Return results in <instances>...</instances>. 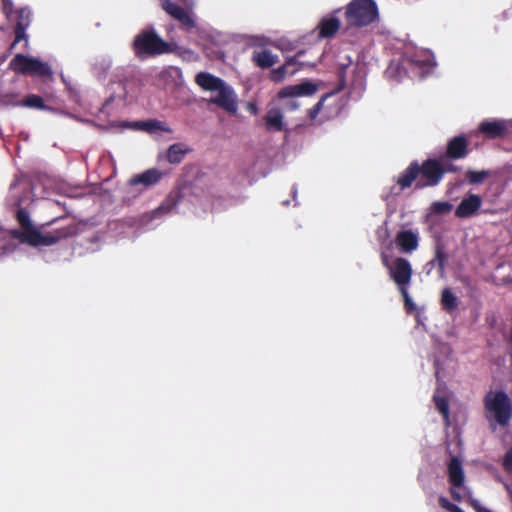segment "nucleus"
<instances>
[{
	"instance_id": "nucleus-1",
	"label": "nucleus",
	"mask_w": 512,
	"mask_h": 512,
	"mask_svg": "<svg viewBox=\"0 0 512 512\" xmlns=\"http://www.w3.org/2000/svg\"><path fill=\"white\" fill-rule=\"evenodd\" d=\"M444 177L443 165L437 159H427L420 165L412 161L409 166L399 174L396 182L400 190L410 188L415 183V189L437 186Z\"/></svg>"
},
{
	"instance_id": "nucleus-2",
	"label": "nucleus",
	"mask_w": 512,
	"mask_h": 512,
	"mask_svg": "<svg viewBox=\"0 0 512 512\" xmlns=\"http://www.w3.org/2000/svg\"><path fill=\"white\" fill-rule=\"evenodd\" d=\"M485 418L494 431L496 426L506 427L512 419V403L506 392L489 391L483 399Z\"/></svg>"
},
{
	"instance_id": "nucleus-3",
	"label": "nucleus",
	"mask_w": 512,
	"mask_h": 512,
	"mask_svg": "<svg viewBox=\"0 0 512 512\" xmlns=\"http://www.w3.org/2000/svg\"><path fill=\"white\" fill-rule=\"evenodd\" d=\"M131 48L135 57L140 60L172 51L170 44L162 39L153 27L140 30L134 37Z\"/></svg>"
},
{
	"instance_id": "nucleus-4",
	"label": "nucleus",
	"mask_w": 512,
	"mask_h": 512,
	"mask_svg": "<svg viewBox=\"0 0 512 512\" xmlns=\"http://www.w3.org/2000/svg\"><path fill=\"white\" fill-rule=\"evenodd\" d=\"M378 16V9L373 0H352L345 10L348 28L364 27L373 23Z\"/></svg>"
},
{
	"instance_id": "nucleus-5",
	"label": "nucleus",
	"mask_w": 512,
	"mask_h": 512,
	"mask_svg": "<svg viewBox=\"0 0 512 512\" xmlns=\"http://www.w3.org/2000/svg\"><path fill=\"white\" fill-rule=\"evenodd\" d=\"M9 67L14 72L23 75H38L41 77L52 75L51 68L48 64L35 58H29L21 53L15 55L9 63Z\"/></svg>"
},
{
	"instance_id": "nucleus-6",
	"label": "nucleus",
	"mask_w": 512,
	"mask_h": 512,
	"mask_svg": "<svg viewBox=\"0 0 512 512\" xmlns=\"http://www.w3.org/2000/svg\"><path fill=\"white\" fill-rule=\"evenodd\" d=\"M383 265L388 269L389 276L397 285L398 290L409 288L411 283L413 269L411 263L403 257H397L392 263H388L386 257L383 258Z\"/></svg>"
},
{
	"instance_id": "nucleus-7",
	"label": "nucleus",
	"mask_w": 512,
	"mask_h": 512,
	"mask_svg": "<svg viewBox=\"0 0 512 512\" xmlns=\"http://www.w3.org/2000/svg\"><path fill=\"white\" fill-rule=\"evenodd\" d=\"M160 2L161 8L187 30H192L196 27V22L192 15L177 3L171 0H160Z\"/></svg>"
},
{
	"instance_id": "nucleus-8",
	"label": "nucleus",
	"mask_w": 512,
	"mask_h": 512,
	"mask_svg": "<svg viewBox=\"0 0 512 512\" xmlns=\"http://www.w3.org/2000/svg\"><path fill=\"white\" fill-rule=\"evenodd\" d=\"M215 91L217 94L211 97L210 102L216 104L218 107L224 109L228 113H236L237 99L233 89L224 83L222 84L221 88H218Z\"/></svg>"
},
{
	"instance_id": "nucleus-9",
	"label": "nucleus",
	"mask_w": 512,
	"mask_h": 512,
	"mask_svg": "<svg viewBox=\"0 0 512 512\" xmlns=\"http://www.w3.org/2000/svg\"><path fill=\"white\" fill-rule=\"evenodd\" d=\"M31 23V13L30 10L26 8H21L17 12V21L14 28L15 39L10 46V50H12L20 41H24V48L28 47V36L26 34V29L29 27Z\"/></svg>"
},
{
	"instance_id": "nucleus-10",
	"label": "nucleus",
	"mask_w": 512,
	"mask_h": 512,
	"mask_svg": "<svg viewBox=\"0 0 512 512\" xmlns=\"http://www.w3.org/2000/svg\"><path fill=\"white\" fill-rule=\"evenodd\" d=\"M481 205L482 198L479 195L469 194L457 206L455 216L458 218H469L480 209Z\"/></svg>"
},
{
	"instance_id": "nucleus-11",
	"label": "nucleus",
	"mask_w": 512,
	"mask_h": 512,
	"mask_svg": "<svg viewBox=\"0 0 512 512\" xmlns=\"http://www.w3.org/2000/svg\"><path fill=\"white\" fill-rule=\"evenodd\" d=\"M304 53V51H298L293 57H290L286 60V62L279 66L278 68H275L271 70L270 72V80L279 83L282 82L287 75H293L297 72L296 66L298 64V58Z\"/></svg>"
},
{
	"instance_id": "nucleus-12",
	"label": "nucleus",
	"mask_w": 512,
	"mask_h": 512,
	"mask_svg": "<svg viewBox=\"0 0 512 512\" xmlns=\"http://www.w3.org/2000/svg\"><path fill=\"white\" fill-rule=\"evenodd\" d=\"M340 10H335L333 14L323 17L317 25L318 37L321 39H328L336 35L340 29V20L336 13Z\"/></svg>"
},
{
	"instance_id": "nucleus-13",
	"label": "nucleus",
	"mask_w": 512,
	"mask_h": 512,
	"mask_svg": "<svg viewBox=\"0 0 512 512\" xmlns=\"http://www.w3.org/2000/svg\"><path fill=\"white\" fill-rule=\"evenodd\" d=\"M478 130L489 139L504 137L508 132V126L504 120L483 121Z\"/></svg>"
},
{
	"instance_id": "nucleus-14",
	"label": "nucleus",
	"mask_w": 512,
	"mask_h": 512,
	"mask_svg": "<svg viewBox=\"0 0 512 512\" xmlns=\"http://www.w3.org/2000/svg\"><path fill=\"white\" fill-rule=\"evenodd\" d=\"M448 254L442 242H437L434 248V257L426 263L427 273L429 274L434 267H437L440 278L445 276V267L448 262Z\"/></svg>"
},
{
	"instance_id": "nucleus-15",
	"label": "nucleus",
	"mask_w": 512,
	"mask_h": 512,
	"mask_svg": "<svg viewBox=\"0 0 512 512\" xmlns=\"http://www.w3.org/2000/svg\"><path fill=\"white\" fill-rule=\"evenodd\" d=\"M468 152L467 138L464 135H458L448 142L446 157L453 160L463 159L467 156Z\"/></svg>"
},
{
	"instance_id": "nucleus-16",
	"label": "nucleus",
	"mask_w": 512,
	"mask_h": 512,
	"mask_svg": "<svg viewBox=\"0 0 512 512\" xmlns=\"http://www.w3.org/2000/svg\"><path fill=\"white\" fill-rule=\"evenodd\" d=\"M317 91V86L311 82H303L297 85L287 86L282 88L279 93V98H293L297 96H310Z\"/></svg>"
},
{
	"instance_id": "nucleus-17",
	"label": "nucleus",
	"mask_w": 512,
	"mask_h": 512,
	"mask_svg": "<svg viewBox=\"0 0 512 512\" xmlns=\"http://www.w3.org/2000/svg\"><path fill=\"white\" fill-rule=\"evenodd\" d=\"M396 245L406 253L415 251L419 246V237L412 230H401L395 237Z\"/></svg>"
},
{
	"instance_id": "nucleus-18",
	"label": "nucleus",
	"mask_w": 512,
	"mask_h": 512,
	"mask_svg": "<svg viewBox=\"0 0 512 512\" xmlns=\"http://www.w3.org/2000/svg\"><path fill=\"white\" fill-rule=\"evenodd\" d=\"M448 479L453 487H461L464 484L465 476L461 460L457 456H451L447 468Z\"/></svg>"
},
{
	"instance_id": "nucleus-19",
	"label": "nucleus",
	"mask_w": 512,
	"mask_h": 512,
	"mask_svg": "<svg viewBox=\"0 0 512 512\" xmlns=\"http://www.w3.org/2000/svg\"><path fill=\"white\" fill-rule=\"evenodd\" d=\"M162 178V173L156 169V168H152V169H148L146 171H144L143 173L141 174H137L135 176H133L130 180H129V184L131 186H136V185H143V186H146V187H149V186H152V185H155L156 183H158Z\"/></svg>"
},
{
	"instance_id": "nucleus-20",
	"label": "nucleus",
	"mask_w": 512,
	"mask_h": 512,
	"mask_svg": "<svg viewBox=\"0 0 512 512\" xmlns=\"http://www.w3.org/2000/svg\"><path fill=\"white\" fill-rule=\"evenodd\" d=\"M251 60L257 67L268 69L278 61V56L268 49H256L252 53Z\"/></svg>"
},
{
	"instance_id": "nucleus-21",
	"label": "nucleus",
	"mask_w": 512,
	"mask_h": 512,
	"mask_svg": "<svg viewBox=\"0 0 512 512\" xmlns=\"http://www.w3.org/2000/svg\"><path fill=\"white\" fill-rule=\"evenodd\" d=\"M195 82L198 86L206 91H215L218 88H221L222 84L225 83L221 78L216 77L208 72L198 73L195 77Z\"/></svg>"
},
{
	"instance_id": "nucleus-22",
	"label": "nucleus",
	"mask_w": 512,
	"mask_h": 512,
	"mask_svg": "<svg viewBox=\"0 0 512 512\" xmlns=\"http://www.w3.org/2000/svg\"><path fill=\"white\" fill-rule=\"evenodd\" d=\"M264 121L268 131L280 132L284 128L283 114L278 108L269 109L264 116Z\"/></svg>"
},
{
	"instance_id": "nucleus-23",
	"label": "nucleus",
	"mask_w": 512,
	"mask_h": 512,
	"mask_svg": "<svg viewBox=\"0 0 512 512\" xmlns=\"http://www.w3.org/2000/svg\"><path fill=\"white\" fill-rule=\"evenodd\" d=\"M41 235L34 226L14 233V236L22 243H28L34 247L40 246Z\"/></svg>"
},
{
	"instance_id": "nucleus-24",
	"label": "nucleus",
	"mask_w": 512,
	"mask_h": 512,
	"mask_svg": "<svg viewBox=\"0 0 512 512\" xmlns=\"http://www.w3.org/2000/svg\"><path fill=\"white\" fill-rule=\"evenodd\" d=\"M181 199H182L181 191L180 190H172L168 194L164 203L153 212L154 217H156L158 214L169 213L173 208H175L177 206V204L181 201Z\"/></svg>"
},
{
	"instance_id": "nucleus-25",
	"label": "nucleus",
	"mask_w": 512,
	"mask_h": 512,
	"mask_svg": "<svg viewBox=\"0 0 512 512\" xmlns=\"http://www.w3.org/2000/svg\"><path fill=\"white\" fill-rule=\"evenodd\" d=\"M190 151L182 143H175L169 146L166 152V159L171 164H179L185 155Z\"/></svg>"
},
{
	"instance_id": "nucleus-26",
	"label": "nucleus",
	"mask_w": 512,
	"mask_h": 512,
	"mask_svg": "<svg viewBox=\"0 0 512 512\" xmlns=\"http://www.w3.org/2000/svg\"><path fill=\"white\" fill-rule=\"evenodd\" d=\"M13 105L25 106L40 110H52L51 107L45 105L43 98L36 94H29L23 100L13 103Z\"/></svg>"
},
{
	"instance_id": "nucleus-27",
	"label": "nucleus",
	"mask_w": 512,
	"mask_h": 512,
	"mask_svg": "<svg viewBox=\"0 0 512 512\" xmlns=\"http://www.w3.org/2000/svg\"><path fill=\"white\" fill-rule=\"evenodd\" d=\"M442 309L448 313L453 312L458 307V298L450 288H444L441 293Z\"/></svg>"
},
{
	"instance_id": "nucleus-28",
	"label": "nucleus",
	"mask_w": 512,
	"mask_h": 512,
	"mask_svg": "<svg viewBox=\"0 0 512 512\" xmlns=\"http://www.w3.org/2000/svg\"><path fill=\"white\" fill-rule=\"evenodd\" d=\"M491 175V172L488 170L476 171L468 169L465 173V180L470 185H479L491 177Z\"/></svg>"
},
{
	"instance_id": "nucleus-29",
	"label": "nucleus",
	"mask_w": 512,
	"mask_h": 512,
	"mask_svg": "<svg viewBox=\"0 0 512 512\" xmlns=\"http://www.w3.org/2000/svg\"><path fill=\"white\" fill-rule=\"evenodd\" d=\"M78 230V224L71 220L68 224L56 228L53 232L57 237H59V241H61L76 236L78 234Z\"/></svg>"
},
{
	"instance_id": "nucleus-30",
	"label": "nucleus",
	"mask_w": 512,
	"mask_h": 512,
	"mask_svg": "<svg viewBox=\"0 0 512 512\" xmlns=\"http://www.w3.org/2000/svg\"><path fill=\"white\" fill-rule=\"evenodd\" d=\"M433 401L436 409L442 415L446 426L450 425V414H449V400L446 396L434 395Z\"/></svg>"
},
{
	"instance_id": "nucleus-31",
	"label": "nucleus",
	"mask_w": 512,
	"mask_h": 512,
	"mask_svg": "<svg viewBox=\"0 0 512 512\" xmlns=\"http://www.w3.org/2000/svg\"><path fill=\"white\" fill-rule=\"evenodd\" d=\"M328 96H329L328 94L322 96L321 99L312 108H310L308 110V113H307L308 117L313 123L321 124L323 122V121H316V118L319 115L320 111L322 110L323 103Z\"/></svg>"
},
{
	"instance_id": "nucleus-32",
	"label": "nucleus",
	"mask_w": 512,
	"mask_h": 512,
	"mask_svg": "<svg viewBox=\"0 0 512 512\" xmlns=\"http://www.w3.org/2000/svg\"><path fill=\"white\" fill-rule=\"evenodd\" d=\"M16 219L23 230L33 226L28 211L23 208L17 210Z\"/></svg>"
},
{
	"instance_id": "nucleus-33",
	"label": "nucleus",
	"mask_w": 512,
	"mask_h": 512,
	"mask_svg": "<svg viewBox=\"0 0 512 512\" xmlns=\"http://www.w3.org/2000/svg\"><path fill=\"white\" fill-rule=\"evenodd\" d=\"M142 127L148 132H154L157 130L169 132L170 129L163 126V123L158 120H148L141 123Z\"/></svg>"
},
{
	"instance_id": "nucleus-34",
	"label": "nucleus",
	"mask_w": 512,
	"mask_h": 512,
	"mask_svg": "<svg viewBox=\"0 0 512 512\" xmlns=\"http://www.w3.org/2000/svg\"><path fill=\"white\" fill-rule=\"evenodd\" d=\"M399 292L403 297L404 307H405L406 312L407 313L414 312L416 310V305L414 304V302L412 301V299L409 295L408 288L399 289Z\"/></svg>"
},
{
	"instance_id": "nucleus-35",
	"label": "nucleus",
	"mask_w": 512,
	"mask_h": 512,
	"mask_svg": "<svg viewBox=\"0 0 512 512\" xmlns=\"http://www.w3.org/2000/svg\"><path fill=\"white\" fill-rule=\"evenodd\" d=\"M59 242V237L55 233L49 232L41 235L40 246H50Z\"/></svg>"
},
{
	"instance_id": "nucleus-36",
	"label": "nucleus",
	"mask_w": 512,
	"mask_h": 512,
	"mask_svg": "<svg viewBox=\"0 0 512 512\" xmlns=\"http://www.w3.org/2000/svg\"><path fill=\"white\" fill-rule=\"evenodd\" d=\"M439 505L441 508L449 511V512H458L459 506L454 503H451L446 497H439Z\"/></svg>"
},
{
	"instance_id": "nucleus-37",
	"label": "nucleus",
	"mask_w": 512,
	"mask_h": 512,
	"mask_svg": "<svg viewBox=\"0 0 512 512\" xmlns=\"http://www.w3.org/2000/svg\"><path fill=\"white\" fill-rule=\"evenodd\" d=\"M503 468L508 472H512V447L506 452L504 456Z\"/></svg>"
},
{
	"instance_id": "nucleus-38",
	"label": "nucleus",
	"mask_w": 512,
	"mask_h": 512,
	"mask_svg": "<svg viewBox=\"0 0 512 512\" xmlns=\"http://www.w3.org/2000/svg\"><path fill=\"white\" fill-rule=\"evenodd\" d=\"M434 210L438 213H446L450 211L451 204L448 202H436L433 204Z\"/></svg>"
},
{
	"instance_id": "nucleus-39",
	"label": "nucleus",
	"mask_w": 512,
	"mask_h": 512,
	"mask_svg": "<svg viewBox=\"0 0 512 512\" xmlns=\"http://www.w3.org/2000/svg\"><path fill=\"white\" fill-rule=\"evenodd\" d=\"M3 5V11L4 13L9 16L12 13L13 10V2L12 0H2Z\"/></svg>"
},
{
	"instance_id": "nucleus-40",
	"label": "nucleus",
	"mask_w": 512,
	"mask_h": 512,
	"mask_svg": "<svg viewBox=\"0 0 512 512\" xmlns=\"http://www.w3.org/2000/svg\"><path fill=\"white\" fill-rule=\"evenodd\" d=\"M457 487H453L450 489V494L452 496V498L455 500V501H461L462 500V496L461 494L457 491L456 489Z\"/></svg>"
},
{
	"instance_id": "nucleus-41",
	"label": "nucleus",
	"mask_w": 512,
	"mask_h": 512,
	"mask_svg": "<svg viewBox=\"0 0 512 512\" xmlns=\"http://www.w3.org/2000/svg\"><path fill=\"white\" fill-rule=\"evenodd\" d=\"M458 169L459 168L453 164H447L446 166L443 165L444 174L448 173V172H450V173L457 172Z\"/></svg>"
},
{
	"instance_id": "nucleus-42",
	"label": "nucleus",
	"mask_w": 512,
	"mask_h": 512,
	"mask_svg": "<svg viewBox=\"0 0 512 512\" xmlns=\"http://www.w3.org/2000/svg\"><path fill=\"white\" fill-rule=\"evenodd\" d=\"M471 505L474 507V509L477 511V512H490L489 510L481 507L477 501L473 500L471 501Z\"/></svg>"
},
{
	"instance_id": "nucleus-43",
	"label": "nucleus",
	"mask_w": 512,
	"mask_h": 512,
	"mask_svg": "<svg viewBox=\"0 0 512 512\" xmlns=\"http://www.w3.org/2000/svg\"><path fill=\"white\" fill-rule=\"evenodd\" d=\"M249 110L254 115L257 114V112H258V108H257L256 104H253V103L249 104Z\"/></svg>"
},
{
	"instance_id": "nucleus-44",
	"label": "nucleus",
	"mask_w": 512,
	"mask_h": 512,
	"mask_svg": "<svg viewBox=\"0 0 512 512\" xmlns=\"http://www.w3.org/2000/svg\"><path fill=\"white\" fill-rule=\"evenodd\" d=\"M289 104L291 105V107H292L293 109H295V108H297V107H298V105H297L293 100L289 101Z\"/></svg>"
},
{
	"instance_id": "nucleus-45",
	"label": "nucleus",
	"mask_w": 512,
	"mask_h": 512,
	"mask_svg": "<svg viewBox=\"0 0 512 512\" xmlns=\"http://www.w3.org/2000/svg\"><path fill=\"white\" fill-rule=\"evenodd\" d=\"M63 219H64V218H62V217H61V218H55V219H53L49 224L55 223V222L60 221V220H63Z\"/></svg>"
}]
</instances>
